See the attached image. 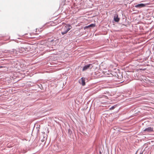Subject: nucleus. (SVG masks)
<instances>
[{
    "mask_svg": "<svg viewBox=\"0 0 154 154\" xmlns=\"http://www.w3.org/2000/svg\"><path fill=\"white\" fill-rule=\"evenodd\" d=\"M146 4H143V3H140V4H138L135 5L134 6V7L138 8H140L144 7H145L146 6Z\"/></svg>",
    "mask_w": 154,
    "mask_h": 154,
    "instance_id": "423d86ee",
    "label": "nucleus"
},
{
    "mask_svg": "<svg viewBox=\"0 0 154 154\" xmlns=\"http://www.w3.org/2000/svg\"><path fill=\"white\" fill-rule=\"evenodd\" d=\"M95 26V24L93 23H91L89 25L83 27V28L84 29H90L91 28L94 27Z\"/></svg>",
    "mask_w": 154,
    "mask_h": 154,
    "instance_id": "39448f33",
    "label": "nucleus"
},
{
    "mask_svg": "<svg viewBox=\"0 0 154 154\" xmlns=\"http://www.w3.org/2000/svg\"><path fill=\"white\" fill-rule=\"evenodd\" d=\"M27 51V48L21 47L19 48L13 50V52L15 54H18V53H25Z\"/></svg>",
    "mask_w": 154,
    "mask_h": 154,
    "instance_id": "f257e3e1",
    "label": "nucleus"
},
{
    "mask_svg": "<svg viewBox=\"0 0 154 154\" xmlns=\"http://www.w3.org/2000/svg\"><path fill=\"white\" fill-rule=\"evenodd\" d=\"M93 67V63H89L87 64L86 65H85L83 67H81L80 68H82V71H84L88 69H91Z\"/></svg>",
    "mask_w": 154,
    "mask_h": 154,
    "instance_id": "20e7f679",
    "label": "nucleus"
},
{
    "mask_svg": "<svg viewBox=\"0 0 154 154\" xmlns=\"http://www.w3.org/2000/svg\"><path fill=\"white\" fill-rule=\"evenodd\" d=\"M79 68H80V66H79V68H78V69H79Z\"/></svg>",
    "mask_w": 154,
    "mask_h": 154,
    "instance_id": "2eb2a0df",
    "label": "nucleus"
},
{
    "mask_svg": "<svg viewBox=\"0 0 154 154\" xmlns=\"http://www.w3.org/2000/svg\"><path fill=\"white\" fill-rule=\"evenodd\" d=\"M28 38H35V37H34L32 36L31 35H30V36L29 35V36H28Z\"/></svg>",
    "mask_w": 154,
    "mask_h": 154,
    "instance_id": "9b49d317",
    "label": "nucleus"
},
{
    "mask_svg": "<svg viewBox=\"0 0 154 154\" xmlns=\"http://www.w3.org/2000/svg\"><path fill=\"white\" fill-rule=\"evenodd\" d=\"M122 85H117L116 86V87H120Z\"/></svg>",
    "mask_w": 154,
    "mask_h": 154,
    "instance_id": "f8f14e48",
    "label": "nucleus"
},
{
    "mask_svg": "<svg viewBox=\"0 0 154 154\" xmlns=\"http://www.w3.org/2000/svg\"><path fill=\"white\" fill-rule=\"evenodd\" d=\"M79 24H78V29L79 32L81 33L80 34L78 35L79 36H80L85 33V31H84L85 29H84L82 25H79Z\"/></svg>",
    "mask_w": 154,
    "mask_h": 154,
    "instance_id": "7ed1b4c3",
    "label": "nucleus"
},
{
    "mask_svg": "<svg viewBox=\"0 0 154 154\" xmlns=\"http://www.w3.org/2000/svg\"><path fill=\"white\" fill-rule=\"evenodd\" d=\"M153 128L151 127H149L145 129L144 131H147V132H151L153 131Z\"/></svg>",
    "mask_w": 154,
    "mask_h": 154,
    "instance_id": "1a4fd4ad",
    "label": "nucleus"
},
{
    "mask_svg": "<svg viewBox=\"0 0 154 154\" xmlns=\"http://www.w3.org/2000/svg\"><path fill=\"white\" fill-rule=\"evenodd\" d=\"M72 26L69 25H66L65 26H63L62 28V32H61L62 35H63L66 34L71 28Z\"/></svg>",
    "mask_w": 154,
    "mask_h": 154,
    "instance_id": "f03ea898",
    "label": "nucleus"
},
{
    "mask_svg": "<svg viewBox=\"0 0 154 154\" xmlns=\"http://www.w3.org/2000/svg\"><path fill=\"white\" fill-rule=\"evenodd\" d=\"M116 105H115L114 106H112L109 109L110 110L113 109L116 107Z\"/></svg>",
    "mask_w": 154,
    "mask_h": 154,
    "instance_id": "9d476101",
    "label": "nucleus"
},
{
    "mask_svg": "<svg viewBox=\"0 0 154 154\" xmlns=\"http://www.w3.org/2000/svg\"><path fill=\"white\" fill-rule=\"evenodd\" d=\"M79 49V48H78V49ZM79 51V50H78L77 51Z\"/></svg>",
    "mask_w": 154,
    "mask_h": 154,
    "instance_id": "4468645a",
    "label": "nucleus"
},
{
    "mask_svg": "<svg viewBox=\"0 0 154 154\" xmlns=\"http://www.w3.org/2000/svg\"><path fill=\"white\" fill-rule=\"evenodd\" d=\"M114 20L116 22H118L120 20V18L119 17L118 15L117 14H116L114 16Z\"/></svg>",
    "mask_w": 154,
    "mask_h": 154,
    "instance_id": "6e6552de",
    "label": "nucleus"
},
{
    "mask_svg": "<svg viewBox=\"0 0 154 154\" xmlns=\"http://www.w3.org/2000/svg\"><path fill=\"white\" fill-rule=\"evenodd\" d=\"M79 84H81L82 86L85 85V79L83 77H82L79 80Z\"/></svg>",
    "mask_w": 154,
    "mask_h": 154,
    "instance_id": "0eeeda50",
    "label": "nucleus"
},
{
    "mask_svg": "<svg viewBox=\"0 0 154 154\" xmlns=\"http://www.w3.org/2000/svg\"><path fill=\"white\" fill-rule=\"evenodd\" d=\"M136 76H137V74H136Z\"/></svg>",
    "mask_w": 154,
    "mask_h": 154,
    "instance_id": "ddd939ff",
    "label": "nucleus"
}]
</instances>
